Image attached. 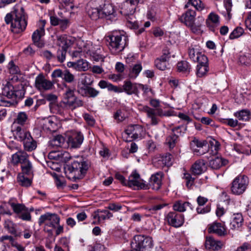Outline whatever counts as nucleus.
<instances>
[{"label":"nucleus","mask_w":251,"mask_h":251,"mask_svg":"<svg viewBox=\"0 0 251 251\" xmlns=\"http://www.w3.org/2000/svg\"><path fill=\"white\" fill-rule=\"evenodd\" d=\"M28 161V155L24 151H18L12 155V162L14 164L22 165Z\"/></svg>","instance_id":"nucleus-28"},{"label":"nucleus","mask_w":251,"mask_h":251,"mask_svg":"<svg viewBox=\"0 0 251 251\" xmlns=\"http://www.w3.org/2000/svg\"><path fill=\"white\" fill-rule=\"evenodd\" d=\"M191 204L189 202H183L182 201H176L173 205V209L176 211L182 212L186 210L187 207H189L192 209Z\"/></svg>","instance_id":"nucleus-39"},{"label":"nucleus","mask_w":251,"mask_h":251,"mask_svg":"<svg viewBox=\"0 0 251 251\" xmlns=\"http://www.w3.org/2000/svg\"><path fill=\"white\" fill-rule=\"evenodd\" d=\"M171 57V51L168 47L164 48L162 50V54L157 58L154 61L155 67L159 70L164 71L169 66V61Z\"/></svg>","instance_id":"nucleus-9"},{"label":"nucleus","mask_w":251,"mask_h":251,"mask_svg":"<svg viewBox=\"0 0 251 251\" xmlns=\"http://www.w3.org/2000/svg\"><path fill=\"white\" fill-rule=\"evenodd\" d=\"M90 165L85 161H74L71 165L65 168L66 176L71 180L80 179L86 173Z\"/></svg>","instance_id":"nucleus-2"},{"label":"nucleus","mask_w":251,"mask_h":251,"mask_svg":"<svg viewBox=\"0 0 251 251\" xmlns=\"http://www.w3.org/2000/svg\"><path fill=\"white\" fill-rule=\"evenodd\" d=\"M150 104L155 109L151 108L148 106H144L142 110L147 113L148 118L151 119V124L156 125L158 124L159 119L157 116L162 117L166 115L163 113L162 109L159 108L160 101L156 99H151L150 102Z\"/></svg>","instance_id":"nucleus-4"},{"label":"nucleus","mask_w":251,"mask_h":251,"mask_svg":"<svg viewBox=\"0 0 251 251\" xmlns=\"http://www.w3.org/2000/svg\"><path fill=\"white\" fill-rule=\"evenodd\" d=\"M94 82V78L93 76L88 74H83L81 75V83L83 85L91 86Z\"/></svg>","instance_id":"nucleus-45"},{"label":"nucleus","mask_w":251,"mask_h":251,"mask_svg":"<svg viewBox=\"0 0 251 251\" xmlns=\"http://www.w3.org/2000/svg\"><path fill=\"white\" fill-rule=\"evenodd\" d=\"M244 222V219L241 213L233 214L230 221V228L232 229H237L242 226Z\"/></svg>","instance_id":"nucleus-29"},{"label":"nucleus","mask_w":251,"mask_h":251,"mask_svg":"<svg viewBox=\"0 0 251 251\" xmlns=\"http://www.w3.org/2000/svg\"><path fill=\"white\" fill-rule=\"evenodd\" d=\"M188 52L189 58L194 62L201 53L200 51L199 47L196 45H192L189 47Z\"/></svg>","instance_id":"nucleus-40"},{"label":"nucleus","mask_w":251,"mask_h":251,"mask_svg":"<svg viewBox=\"0 0 251 251\" xmlns=\"http://www.w3.org/2000/svg\"><path fill=\"white\" fill-rule=\"evenodd\" d=\"M12 131L15 137L22 142L28 137V135H30L28 131L25 130L21 126H15V125L12 126Z\"/></svg>","instance_id":"nucleus-24"},{"label":"nucleus","mask_w":251,"mask_h":251,"mask_svg":"<svg viewBox=\"0 0 251 251\" xmlns=\"http://www.w3.org/2000/svg\"><path fill=\"white\" fill-rule=\"evenodd\" d=\"M83 139V135L80 132L75 131L69 136L67 143L72 148H78L82 144Z\"/></svg>","instance_id":"nucleus-18"},{"label":"nucleus","mask_w":251,"mask_h":251,"mask_svg":"<svg viewBox=\"0 0 251 251\" xmlns=\"http://www.w3.org/2000/svg\"><path fill=\"white\" fill-rule=\"evenodd\" d=\"M183 178L186 180V185L188 188H190L194 184L195 178L189 173H184Z\"/></svg>","instance_id":"nucleus-62"},{"label":"nucleus","mask_w":251,"mask_h":251,"mask_svg":"<svg viewBox=\"0 0 251 251\" xmlns=\"http://www.w3.org/2000/svg\"><path fill=\"white\" fill-rule=\"evenodd\" d=\"M190 147L195 154L201 155L207 151L209 146L206 141L195 138L190 142Z\"/></svg>","instance_id":"nucleus-13"},{"label":"nucleus","mask_w":251,"mask_h":251,"mask_svg":"<svg viewBox=\"0 0 251 251\" xmlns=\"http://www.w3.org/2000/svg\"><path fill=\"white\" fill-rule=\"evenodd\" d=\"M65 86L67 89L64 95V102L66 106H68L70 102L72 101L75 97L74 94L75 89H71L70 87L67 86L66 84Z\"/></svg>","instance_id":"nucleus-38"},{"label":"nucleus","mask_w":251,"mask_h":251,"mask_svg":"<svg viewBox=\"0 0 251 251\" xmlns=\"http://www.w3.org/2000/svg\"><path fill=\"white\" fill-rule=\"evenodd\" d=\"M126 185L130 187H137L138 189H144L148 188L145 182L140 179V175L135 171L129 176Z\"/></svg>","instance_id":"nucleus-17"},{"label":"nucleus","mask_w":251,"mask_h":251,"mask_svg":"<svg viewBox=\"0 0 251 251\" xmlns=\"http://www.w3.org/2000/svg\"><path fill=\"white\" fill-rule=\"evenodd\" d=\"M22 173L23 175H26L28 177H32L33 176V167L31 162L28 161L21 165Z\"/></svg>","instance_id":"nucleus-36"},{"label":"nucleus","mask_w":251,"mask_h":251,"mask_svg":"<svg viewBox=\"0 0 251 251\" xmlns=\"http://www.w3.org/2000/svg\"><path fill=\"white\" fill-rule=\"evenodd\" d=\"M10 205L12 208L14 212L17 214L20 213L23 211H25L26 210L25 206L23 204L11 202L10 203Z\"/></svg>","instance_id":"nucleus-57"},{"label":"nucleus","mask_w":251,"mask_h":251,"mask_svg":"<svg viewBox=\"0 0 251 251\" xmlns=\"http://www.w3.org/2000/svg\"><path fill=\"white\" fill-rule=\"evenodd\" d=\"M60 127V123L56 117L52 116L44 120L43 127L44 129L54 132Z\"/></svg>","instance_id":"nucleus-19"},{"label":"nucleus","mask_w":251,"mask_h":251,"mask_svg":"<svg viewBox=\"0 0 251 251\" xmlns=\"http://www.w3.org/2000/svg\"><path fill=\"white\" fill-rule=\"evenodd\" d=\"M208 230L210 233H214L220 236H225L227 234L225 226L219 223H214L210 225Z\"/></svg>","instance_id":"nucleus-27"},{"label":"nucleus","mask_w":251,"mask_h":251,"mask_svg":"<svg viewBox=\"0 0 251 251\" xmlns=\"http://www.w3.org/2000/svg\"><path fill=\"white\" fill-rule=\"evenodd\" d=\"M131 246L135 251H150L153 247V241L149 236L138 235L134 237Z\"/></svg>","instance_id":"nucleus-5"},{"label":"nucleus","mask_w":251,"mask_h":251,"mask_svg":"<svg viewBox=\"0 0 251 251\" xmlns=\"http://www.w3.org/2000/svg\"><path fill=\"white\" fill-rule=\"evenodd\" d=\"M4 227L7 229L8 232L15 236H18L16 229V225L10 220H7L5 222Z\"/></svg>","instance_id":"nucleus-49"},{"label":"nucleus","mask_w":251,"mask_h":251,"mask_svg":"<svg viewBox=\"0 0 251 251\" xmlns=\"http://www.w3.org/2000/svg\"><path fill=\"white\" fill-rule=\"evenodd\" d=\"M228 161L222 157H215L209 161V166L213 169L217 170L221 167L226 165Z\"/></svg>","instance_id":"nucleus-32"},{"label":"nucleus","mask_w":251,"mask_h":251,"mask_svg":"<svg viewBox=\"0 0 251 251\" xmlns=\"http://www.w3.org/2000/svg\"><path fill=\"white\" fill-rule=\"evenodd\" d=\"M35 87L40 91H48L53 88L54 83L47 79L42 74H39L35 78Z\"/></svg>","instance_id":"nucleus-11"},{"label":"nucleus","mask_w":251,"mask_h":251,"mask_svg":"<svg viewBox=\"0 0 251 251\" xmlns=\"http://www.w3.org/2000/svg\"><path fill=\"white\" fill-rule=\"evenodd\" d=\"M220 24L219 16L214 12H211L206 20V24L207 26L213 27L214 25L217 26Z\"/></svg>","instance_id":"nucleus-34"},{"label":"nucleus","mask_w":251,"mask_h":251,"mask_svg":"<svg viewBox=\"0 0 251 251\" xmlns=\"http://www.w3.org/2000/svg\"><path fill=\"white\" fill-rule=\"evenodd\" d=\"M195 62H197L198 63V65H208L207 57L201 53Z\"/></svg>","instance_id":"nucleus-64"},{"label":"nucleus","mask_w":251,"mask_h":251,"mask_svg":"<svg viewBox=\"0 0 251 251\" xmlns=\"http://www.w3.org/2000/svg\"><path fill=\"white\" fill-rule=\"evenodd\" d=\"M234 115L239 120L249 121L251 118V113L249 110L243 109L234 113Z\"/></svg>","instance_id":"nucleus-41"},{"label":"nucleus","mask_w":251,"mask_h":251,"mask_svg":"<svg viewBox=\"0 0 251 251\" xmlns=\"http://www.w3.org/2000/svg\"><path fill=\"white\" fill-rule=\"evenodd\" d=\"M163 175L162 173H157L152 175L149 180L148 183H146L147 188L144 189H149L151 188L154 190H158L162 185V179Z\"/></svg>","instance_id":"nucleus-20"},{"label":"nucleus","mask_w":251,"mask_h":251,"mask_svg":"<svg viewBox=\"0 0 251 251\" xmlns=\"http://www.w3.org/2000/svg\"><path fill=\"white\" fill-rule=\"evenodd\" d=\"M208 146H209L208 149L210 148V150L208 149L207 151H211L212 153L216 154L220 149V144L216 140H213L209 142V145Z\"/></svg>","instance_id":"nucleus-54"},{"label":"nucleus","mask_w":251,"mask_h":251,"mask_svg":"<svg viewBox=\"0 0 251 251\" xmlns=\"http://www.w3.org/2000/svg\"><path fill=\"white\" fill-rule=\"evenodd\" d=\"M192 173L199 175L201 174L206 170V166L203 160H198L191 167Z\"/></svg>","instance_id":"nucleus-31"},{"label":"nucleus","mask_w":251,"mask_h":251,"mask_svg":"<svg viewBox=\"0 0 251 251\" xmlns=\"http://www.w3.org/2000/svg\"><path fill=\"white\" fill-rule=\"evenodd\" d=\"M239 61L242 64L248 65L251 62V55L249 53H242L239 58Z\"/></svg>","instance_id":"nucleus-55"},{"label":"nucleus","mask_w":251,"mask_h":251,"mask_svg":"<svg viewBox=\"0 0 251 251\" xmlns=\"http://www.w3.org/2000/svg\"><path fill=\"white\" fill-rule=\"evenodd\" d=\"M84 102L82 100L75 97L72 101L70 102L69 104L67 106L72 109H75L82 106Z\"/></svg>","instance_id":"nucleus-56"},{"label":"nucleus","mask_w":251,"mask_h":251,"mask_svg":"<svg viewBox=\"0 0 251 251\" xmlns=\"http://www.w3.org/2000/svg\"><path fill=\"white\" fill-rule=\"evenodd\" d=\"M138 83H132L130 80H125L122 87H117V93L125 92L127 95L134 94L136 97H139V91L138 90Z\"/></svg>","instance_id":"nucleus-10"},{"label":"nucleus","mask_w":251,"mask_h":251,"mask_svg":"<svg viewBox=\"0 0 251 251\" xmlns=\"http://www.w3.org/2000/svg\"><path fill=\"white\" fill-rule=\"evenodd\" d=\"M104 4V0H92L86 6L88 16L93 20L101 18V8Z\"/></svg>","instance_id":"nucleus-6"},{"label":"nucleus","mask_w":251,"mask_h":251,"mask_svg":"<svg viewBox=\"0 0 251 251\" xmlns=\"http://www.w3.org/2000/svg\"><path fill=\"white\" fill-rule=\"evenodd\" d=\"M196 75L198 77H201L204 76L209 71L208 65H197Z\"/></svg>","instance_id":"nucleus-52"},{"label":"nucleus","mask_w":251,"mask_h":251,"mask_svg":"<svg viewBox=\"0 0 251 251\" xmlns=\"http://www.w3.org/2000/svg\"><path fill=\"white\" fill-rule=\"evenodd\" d=\"M50 22L52 26L59 25L62 30L66 29L69 25L70 21L68 19L63 16L58 17L56 15L50 16Z\"/></svg>","instance_id":"nucleus-21"},{"label":"nucleus","mask_w":251,"mask_h":251,"mask_svg":"<svg viewBox=\"0 0 251 251\" xmlns=\"http://www.w3.org/2000/svg\"><path fill=\"white\" fill-rule=\"evenodd\" d=\"M62 80L68 83H73L75 81V76L69 70H64V74Z\"/></svg>","instance_id":"nucleus-50"},{"label":"nucleus","mask_w":251,"mask_h":251,"mask_svg":"<svg viewBox=\"0 0 251 251\" xmlns=\"http://www.w3.org/2000/svg\"><path fill=\"white\" fill-rule=\"evenodd\" d=\"M26 19L24 8L20 7L7 14L5 17V22L6 24H11V29L13 32L19 33L25 29Z\"/></svg>","instance_id":"nucleus-1"},{"label":"nucleus","mask_w":251,"mask_h":251,"mask_svg":"<svg viewBox=\"0 0 251 251\" xmlns=\"http://www.w3.org/2000/svg\"><path fill=\"white\" fill-rule=\"evenodd\" d=\"M145 132L144 128L139 125L129 126L125 131V134L132 140L142 137L144 135Z\"/></svg>","instance_id":"nucleus-14"},{"label":"nucleus","mask_w":251,"mask_h":251,"mask_svg":"<svg viewBox=\"0 0 251 251\" xmlns=\"http://www.w3.org/2000/svg\"><path fill=\"white\" fill-rule=\"evenodd\" d=\"M28 137L23 142L25 150L28 151H31L37 148V143L33 139L31 135H28Z\"/></svg>","instance_id":"nucleus-33"},{"label":"nucleus","mask_w":251,"mask_h":251,"mask_svg":"<svg viewBox=\"0 0 251 251\" xmlns=\"http://www.w3.org/2000/svg\"><path fill=\"white\" fill-rule=\"evenodd\" d=\"M98 46H93L92 43L90 42L84 43L83 47H81L82 50L83 52H86L87 54L90 55L92 53H94V51L98 49Z\"/></svg>","instance_id":"nucleus-42"},{"label":"nucleus","mask_w":251,"mask_h":251,"mask_svg":"<svg viewBox=\"0 0 251 251\" xmlns=\"http://www.w3.org/2000/svg\"><path fill=\"white\" fill-rule=\"evenodd\" d=\"M60 218L55 214L46 213L42 215L38 220V224L40 226L45 224L46 226L55 228L56 225L59 224Z\"/></svg>","instance_id":"nucleus-8"},{"label":"nucleus","mask_w":251,"mask_h":251,"mask_svg":"<svg viewBox=\"0 0 251 251\" xmlns=\"http://www.w3.org/2000/svg\"><path fill=\"white\" fill-rule=\"evenodd\" d=\"M100 49L99 47L98 49H96L94 51V53H92L90 56H92L94 59L97 61H103L105 56L104 55L100 54Z\"/></svg>","instance_id":"nucleus-60"},{"label":"nucleus","mask_w":251,"mask_h":251,"mask_svg":"<svg viewBox=\"0 0 251 251\" xmlns=\"http://www.w3.org/2000/svg\"><path fill=\"white\" fill-rule=\"evenodd\" d=\"M65 138L61 135L56 136L50 141V145L52 147H61L65 143Z\"/></svg>","instance_id":"nucleus-44"},{"label":"nucleus","mask_w":251,"mask_h":251,"mask_svg":"<svg viewBox=\"0 0 251 251\" xmlns=\"http://www.w3.org/2000/svg\"><path fill=\"white\" fill-rule=\"evenodd\" d=\"M76 70L78 71H86L89 68L88 63L85 60L81 59L76 61Z\"/></svg>","instance_id":"nucleus-53"},{"label":"nucleus","mask_w":251,"mask_h":251,"mask_svg":"<svg viewBox=\"0 0 251 251\" xmlns=\"http://www.w3.org/2000/svg\"><path fill=\"white\" fill-rule=\"evenodd\" d=\"M78 93L83 97L96 98L100 94V91L90 86L78 87Z\"/></svg>","instance_id":"nucleus-22"},{"label":"nucleus","mask_w":251,"mask_h":251,"mask_svg":"<svg viewBox=\"0 0 251 251\" xmlns=\"http://www.w3.org/2000/svg\"><path fill=\"white\" fill-rule=\"evenodd\" d=\"M190 5L194 6L199 11H201L205 8V5L201 0H188L184 7L188 8Z\"/></svg>","instance_id":"nucleus-37"},{"label":"nucleus","mask_w":251,"mask_h":251,"mask_svg":"<svg viewBox=\"0 0 251 251\" xmlns=\"http://www.w3.org/2000/svg\"><path fill=\"white\" fill-rule=\"evenodd\" d=\"M98 86L101 89L107 88L109 91H113L117 93V86L103 80H101L98 83Z\"/></svg>","instance_id":"nucleus-43"},{"label":"nucleus","mask_w":251,"mask_h":251,"mask_svg":"<svg viewBox=\"0 0 251 251\" xmlns=\"http://www.w3.org/2000/svg\"><path fill=\"white\" fill-rule=\"evenodd\" d=\"M45 99L50 102V107L51 108L55 104L57 100V97L52 94H49L45 96Z\"/></svg>","instance_id":"nucleus-61"},{"label":"nucleus","mask_w":251,"mask_h":251,"mask_svg":"<svg viewBox=\"0 0 251 251\" xmlns=\"http://www.w3.org/2000/svg\"><path fill=\"white\" fill-rule=\"evenodd\" d=\"M168 224L175 227L182 226L184 222V215L176 211L170 212L166 216Z\"/></svg>","instance_id":"nucleus-15"},{"label":"nucleus","mask_w":251,"mask_h":251,"mask_svg":"<svg viewBox=\"0 0 251 251\" xmlns=\"http://www.w3.org/2000/svg\"><path fill=\"white\" fill-rule=\"evenodd\" d=\"M57 44L61 48V49L67 50L74 42L73 38L70 36L68 37L65 35L57 36Z\"/></svg>","instance_id":"nucleus-30"},{"label":"nucleus","mask_w":251,"mask_h":251,"mask_svg":"<svg viewBox=\"0 0 251 251\" xmlns=\"http://www.w3.org/2000/svg\"><path fill=\"white\" fill-rule=\"evenodd\" d=\"M224 6L226 9L227 19H230L231 17L230 11L232 6L231 0H224Z\"/></svg>","instance_id":"nucleus-63"},{"label":"nucleus","mask_w":251,"mask_h":251,"mask_svg":"<svg viewBox=\"0 0 251 251\" xmlns=\"http://www.w3.org/2000/svg\"><path fill=\"white\" fill-rule=\"evenodd\" d=\"M45 20H40L38 24V28L33 33L32 39L34 43L39 48H42L44 44L40 41L41 38L45 35Z\"/></svg>","instance_id":"nucleus-12"},{"label":"nucleus","mask_w":251,"mask_h":251,"mask_svg":"<svg viewBox=\"0 0 251 251\" xmlns=\"http://www.w3.org/2000/svg\"><path fill=\"white\" fill-rule=\"evenodd\" d=\"M101 18H107L110 20H114L116 14L113 6L109 3L105 4L104 0V4L101 8Z\"/></svg>","instance_id":"nucleus-23"},{"label":"nucleus","mask_w":251,"mask_h":251,"mask_svg":"<svg viewBox=\"0 0 251 251\" xmlns=\"http://www.w3.org/2000/svg\"><path fill=\"white\" fill-rule=\"evenodd\" d=\"M224 246L222 242L216 240L211 236L206 237L205 241V247L207 249L213 251L221 250Z\"/></svg>","instance_id":"nucleus-25"},{"label":"nucleus","mask_w":251,"mask_h":251,"mask_svg":"<svg viewBox=\"0 0 251 251\" xmlns=\"http://www.w3.org/2000/svg\"><path fill=\"white\" fill-rule=\"evenodd\" d=\"M196 16L195 11L189 9L179 18V20L186 25L192 26L194 24Z\"/></svg>","instance_id":"nucleus-26"},{"label":"nucleus","mask_w":251,"mask_h":251,"mask_svg":"<svg viewBox=\"0 0 251 251\" xmlns=\"http://www.w3.org/2000/svg\"><path fill=\"white\" fill-rule=\"evenodd\" d=\"M158 161L161 162L164 166H171L172 164V155L170 153H166L161 156Z\"/></svg>","instance_id":"nucleus-48"},{"label":"nucleus","mask_w":251,"mask_h":251,"mask_svg":"<svg viewBox=\"0 0 251 251\" xmlns=\"http://www.w3.org/2000/svg\"><path fill=\"white\" fill-rule=\"evenodd\" d=\"M178 135L172 134L166 138V142L170 149L173 148L176 145Z\"/></svg>","instance_id":"nucleus-58"},{"label":"nucleus","mask_w":251,"mask_h":251,"mask_svg":"<svg viewBox=\"0 0 251 251\" xmlns=\"http://www.w3.org/2000/svg\"><path fill=\"white\" fill-rule=\"evenodd\" d=\"M144 0H126L123 3L121 13L125 16L132 15L139 3H142Z\"/></svg>","instance_id":"nucleus-16"},{"label":"nucleus","mask_w":251,"mask_h":251,"mask_svg":"<svg viewBox=\"0 0 251 251\" xmlns=\"http://www.w3.org/2000/svg\"><path fill=\"white\" fill-rule=\"evenodd\" d=\"M178 70L184 73L189 72L191 69V65L186 61L179 62L177 65Z\"/></svg>","instance_id":"nucleus-51"},{"label":"nucleus","mask_w":251,"mask_h":251,"mask_svg":"<svg viewBox=\"0 0 251 251\" xmlns=\"http://www.w3.org/2000/svg\"><path fill=\"white\" fill-rule=\"evenodd\" d=\"M142 69V67L141 64H136L133 66L130 69L129 76L130 78H135L139 74Z\"/></svg>","instance_id":"nucleus-47"},{"label":"nucleus","mask_w":251,"mask_h":251,"mask_svg":"<svg viewBox=\"0 0 251 251\" xmlns=\"http://www.w3.org/2000/svg\"><path fill=\"white\" fill-rule=\"evenodd\" d=\"M244 33V29L241 27L235 28L229 35V39H234L240 37Z\"/></svg>","instance_id":"nucleus-59"},{"label":"nucleus","mask_w":251,"mask_h":251,"mask_svg":"<svg viewBox=\"0 0 251 251\" xmlns=\"http://www.w3.org/2000/svg\"><path fill=\"white\" fill-rule=\"evenodd\" d=\"M109 49L113 54H116L122 51L126 45V37L124 35H110L106 37Z\"/></svg>","instance_id":"nucleus-3"},{"label":"nucleus","mask_w":251,"mask_h":251,"mask_svg":"<svg viewBox=\"0 0 251 251\" xmlns=\"http://www.w3.org/2000/svg\"><path fill=\"white\" fill-rule=\"evenodd\" d=\"M27 121V114L25 112H20L17 114L12 125H15V126H18L17 125L24 126Z\"/></svg>","instance_id":"nucleus-35"},{"label":"nucleus","mask_w":251,"mask_h":251,"mask_svg":"<svg viewBox=\"0 0 251 251\" xmlns=\"http://www.w3.org/2000/svg\"><path fill=\"white\" fill-rule=\"evenodd\" d=\"M248 184L249 180L247 176H239L233 180L231 191L233 194L240 195L246 191Z\"/></svg>","instance_id":"nucleus-7"},{"label":"nucleus","mask_w":251,"mask_h":251,"mask_svg":"<svg viewBox=\"0 0 251 251\" xmlns=\"http://www.w3.org/2000/svg\"><path fill=\"white\" fill-rule=\"evenodd\" d=\"M31 177H27L22 174H19L17 179L20 184L24 187H28L32 183Z\"/></svg>","instance_id":"nucleus-46"}]
</instances>
